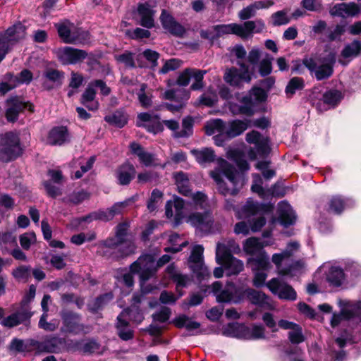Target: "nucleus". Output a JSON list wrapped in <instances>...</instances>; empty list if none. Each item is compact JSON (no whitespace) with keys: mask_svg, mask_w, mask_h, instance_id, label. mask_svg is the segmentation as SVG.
<instances>
[{"mask_svg":"<svg viewBox=\"0 0 361 361\" xmlns=\"http://www.w3.org/2000/svg\"><path fill=\"white\" fill-rule=\"evenodd\" d=\"M226 123L221 119H213L206 123L204 126L205 133L208 135L215 133L225 134Z\"/></svg>","mask_w":361,"mask_h":361,"instance_id":"nucleus-49","label":"nucleus"},{"mask_svg":"<svg viewBox=\"0 0 361 361\" xmlns=\"http://www.w3.org/2000/svg\"><path fill=\"white\" fill-rule=\"evenodd\" d=\"M304 87V80L302 78L294 77L288 82L286 92L288 95L292 96L297 90H302Z\"/></svg>","mask_w":361,"mask_h":361,"instance_id":"nucleus-54","label":"nucleus"},{"mask_svg":"<svg viewBox=\"0 0 361 361\" xmlns=\"http://www.w3.org/2000/svg\"><path fill=\"white\" fill-rule=\"evenodd\" d=\"M18 85V77L11 73H7L4 75L2 82H0V94L4 95L10 90L16 87Z\"/></svg>","mask_w":361,"mask_h":361,"instance_id":"nucleus-48","label":"nucleus"},{"mask_svg":"<svg viewBox=\"0 0 361 361\" xmlns=\"http://www.w3.org/2000/svg\"><path fill=\"white\" fill-rule=\"evenodd\" d=\"M228 328L231 331L230 334L233 336L248 340L265 338V329L262 325H253L252 327H248L240 324H230Z\"/></svg>","mask_w":361,"mask_h":361,"instance_id":"nucleus-11","label":"nucleus"},{"mask_svg":"<svg viewBox=\"0 0 361 361\" xmlns=\"http://www.w3.org/2000/svg\"><path fill=\"white\" fill-rule=\"evenodd\" d=\"M80 350L84 353H98L100 350V344L95 340H87L80 345Z\"/></svg>","mask_w":361,"mask_h":361,"instance_id":"nucleus-64","label":"nucleus"},{"mask_svg":"<svg viewBox=\"0 0 361 361\" xmlns=\"http://www.w3.org/2000/svg\"><path fill=\"white\" fill-rule=\"evenodd\" d=\"M89 198L90 194L87 192L82 190L77 192H73L68 197H64L63 199V202L65 203H70L76 205L82 203L83 201L88 200Z\"/></svg>","mask_w":361,"mask_h":361,"instance_id":"nucleus-50","label":"nucleus"},{"mask_svg":"<svg viewBox=\"0 0 361 361\" xmlns=\"http://www.w3.org/2000/svg\"><path fill=\"white\" fill-rule=\"evenodd\" d=\"M163 193L158 189H154L152 192L151 197L147 203V208L149 211H154L162 202Z\"/></svg>","mask_w":361,"mask_h":361,"instance_id":"nucleus-61","label":"nucleus"},{"mask_svg":"<svg viewBox=\"0 0 361 361\" xmlns=\"http://www.w3.org/2000/svg\"><path fill=\"white\" fill-rule=\"evenodd\" d=\"M204 247L201 245L194 246L188 259L190 269L199 279H204L209 275L207 268L203 262Z\"/></svg>","mask_w":361,"mask_h":361,"instance_id":"nucleus-15","label":"nucleus"},{"mask_svg":"<svg viewBox=\"0 0 361 361\" xmlns=\"http://www.w3.org/2000/svg\"><path fill=\"white\" fill-rule=\"evenodd\" d=\"M124 317L125 312H122L117 317L116 328L118 337L121 340L127 341L133 338L134 331L130 328L129 322L123 319Z\"/></svg>","mask_w":361,"mask_h":361,"instance_id":"nucleus-33","label":"nucleus"},{"mask_svg":"<svg viewBox=\"0 0 361 361\" xmlns=\"http://www.w3.org/2000/svg\"><path fill=\"white\" fill-rule=\"evenodd\" d=\"M222 284L216 281L212 285V290L216 297L219 302H234L238 303L243 300L242 290L235 287L233 283H228L221 290Z\"/></svg>","mask_w":361,"mask_h":361,"instance_id":"nucleus-8","label":"nucleus"},{"mask_svg":"<svg viewBox=\"0 0 361 361\" xmlns=\"http://www.w3.org/2000/svg\"><path fill=\"white\" fill-rule=\"evenodd\" d=\"M250 120H234L226 123L225 134L228 138H233L242 134L250 126Z\"/></svg>","mask_w":361,"mask_h":361,"instance_id":"nucleus-32","label":"nucleus"},{"mask_svg":"<svg viewBox=\"0 0 361 361\" xmlns=\"http://www.w3.org/2000/svg\"><path fill=\"white\" fill-rule=\"evenodd\" d=\"M114 58L118 63H123L126 67H135L133 54L128 51H126L121 54H116Z\"/></svg>","mask_w":361,"mask_h":361,"instance_id":"nucleus-60","label":"nucleus"},{"mask_svg":"<svg viewBox=\"0 0 361 361\" xmlns=\"http://www.w3.org/2000/svg\"><path fill=\"white\" fill-rule=\"evenodd\" d=\"M267 286L273 294L276 295L280 299L295 300L297 298L296 292L293 287L279 279H271L267 283Z\"/></svg>","mask_w":361,"mask_h":361,"instance_id":"nucleus-17","label":"nucleus"},{"mask_svg":"<svg viewBox=\"0 0 361 361\" xmlns=\"http://www.w3.org/2000/svg\"><path fill=\"white\" fill-rule=\"evenodd\" d=\"M268 244L259 238L251 237L247 238L243 244V250L246 254L255 256L265 252L263 250Z\"/></svg>","mask_w":361,"mask_h":361,"instance_id":"nucleus-35","label":"nucleus"},{"mask_svg":"<svg viewBox=\"0 0 361 361\" xmlns=\"http://www.w3.org/2000/svg\"><path fill=\"white\" fill-rule=\"evenodd\" d=\"M237 64L240 69L232 68L226 72L224 80L231 85L239 87L242 82H250L252 79L249 66L243 61H238Z\"/></svg>","mask_w":361,"mask_h":361,"instance_id":"nucleus-14","label":"nucleus"},{"mask_svg":"<svg viewBox=\"0 0 361 361\" xmlns=\"http://www.w3.org/2000/svg\"><path fill=\"white\" fill-rule=\"evenodd\" d=\"M187 221L202 231H209L214 226V219L212 212L210 210H206L203 213L193 212L190 214Z\"/></svg>","mask_w":361,"mask_h":361,"instance_id":"nucleus-18","label":"nucleus"},{"mask_svg":"<svg viewBox=\"0 0 361 361\" xmlns=\"http://www.w3.org/2000/svg\"><path fill=\"white\" fill-rule=\"evenodd\" d=\"M68 132L66 127L53 128L48 134L47 142L51 145H61L68 140Z\"/></svg>","mask_w":361,"mask_h":361,"instance_id":"nucleus-31","label":"nucleus"},{"mask_svg":"<svg viewBox=\"0 0 361 361\" xmlns=\"http://www.w3.org/2000/svg\"><path fill=\"white\" fill-rule=\"evenodd\" d=\"M298 247V243H290L281 253L273 255L272 262L276 265L279 274L293 276L303 268L305 263L302 260L293 261L287 266L282 265V262L292 257L294 251L297 250Z\"/></svg>","mask_w":361,"mask_h":361,"instance_id":"nucleus-3","label":"nucleus"},{"mask_svg":"<svg viewBox=\"0 0 361 361\" xmlns=\"http://www.w3.org/2000/svg\"><path fill=\"white\" fill-rule=\"evenodd\" d=\"M60 316L63 326L61 330L66 333L78 334L84 330V325L80 323V314L68 310H63Z\"/></svg>","mask_w":361,"mask_h":361,"instance_id":"nucleus-16","label":"nucleus"},{"mask_svg":"<svg viewBox=\"0 0 361 361\" xmlns=\"http://www.w3.org/2000/svg\"><path fill=\"white\" fill-rule=\"evenodd\" d=\"M207 73L206 71H201L192 68L191 77L195 80V82L191 85L190 88L193 90H200L203 87L202 80L204 75Z\"/></svg>","mask_w":361,"mask_h":361,"instance_id":"nucleus-62","label":"nucleus"},{"mask_svg":"<svg viewBox=\"0 0 361 361\" xmlns=\"http://www.w3.org/2000/svg\"><path fill=\"white\" fill-rule=\"evenodd\" d=\"M135 168L130 162L121 164L115 171V176L118 183L121 185H128L135 178Z\"/></svg>","mask_w":361,"mask_h":361,"instance_id":"nucleus-24","label":"nucleus"},{"mask_svg":"<svg viewBox=\"0 0 361 361\" xmlns=\"http://www.w3.org/2000/svg\"><path fill=\"white\" fill-rule=\"evenodd\" d=\"M278 214L279 223L284 227L293 225L296 219L294 212L290 204L281 202L278 204Z\"/></svg>","mask_w":361,"mask_h":361,"instance_id":"nucleus-29","label":"nucleus"},{"mask_svg":"<svg viewBox=\"0 0 361 361\" xmlns=\"http://www.w3.org/2000/svg\"><path fill=\"white\" fill-rule=\"evenodd\" d=\"M354 317H361V301H357L354 303H348L345 307L341 314H334L331 320V324L333 327L338 326L343 319H350Z\"/></svg>","mask_w":361,"mask_h":361,"instance_id":"nucleus-21","label":"nucleus"},{"mask_svg":"<svg viewBox=\"0 0 361 361\" xmlns=\"http://www.w3.org/2000/svg\"><path fill=\"white\" fill-rule=\"evenodd\" d=\"M129 224L126 222H123L117 225L116 228V235L114 238H108L104 241V245L106 247H112L119 245L122 243L123 240L126 239Z\"/></svg>","mask_w":361,"mask_h":361,"instance_id":"nucleus-37","label":"nucleus"},{"mask_svg":"<svg viewBox=\"0 0 361 361\" xmlns=\"http://www.w3.org/2000/svg\"><path fill=\"white\" fill-rule=\"evenodd\" d=\"M32 314L31 307L28 305V301L26 299H23L18 310L3 319L0 323L3 326L13 328L28 322Z\"/></svg>","mask_w":361,"mask_h":361,"instance_id":"nucleus-10","label":"nucleus"},{"mask_svg":"<svg viewBox=\"0 0 361 361\" xmlns=\"http://www.w3.org/2000/svg\"><path fill=\"white\" fill-rule=\"evenodd\" d=\"M137 13L140 18V25L148 29L154 26V16L155 11L152 8L149 3L139 4Z\"/></svg>","mask_w":361,"mask_h":361,"instance_id":"nucleus-28","label":"nucleus"},{"mask_svg":"<svg viewBox=\"0 0 361 361\" xmlns=\"http://www.w3.org/2000/svg\"><path fill=\"white\" fill-rule=\"evenodd\" d=\"M341 99V93L337 90H329L326 92L323 96L322 101L324 104L329 106H335Z\"/></svg>","mask_w":361,"mask_h":361,"instance_id":"nucleus-58","label":"nucleus"},{"mask_svg":"<svg viewBox=\"0 0 361 361\" xmlns=\"http://www.w3.org/2000/svg\"><path fill=\"white\" fill-rule=\"evenodd\" d=\"M116 250L114 257L116 259L126 257L135 252L137 246L133 240L124 239L116 246L110 247Z\"/></svg>","mask_w":361,"mask_h":361,"instance_id":"nucleus-36","label":"nucleus"},{"mask_svg":"<svg viewBox=\"0 0 361 361\" xmlns=\"http://www.w3.org/2000/svg\"><path fill=\"white\" fill-rule=\"evenodd\" d=\"M54 52L63 65L80 63L87 56V53L85 50L71 47H60L55 49Z\"/></svg>","mask_w":361,"mask_h":361,"instance_id":"nucleus-13","label":"nucleus"},{"mask_svg":"<svg viewBox=\"0 0 361 361\" xmlns=\"http://www.w3.org/2000/svg\"><path fill=\"white\" fill-rule=\"evenodd\" d=\"M264 27V21L262 19H257L256 20L245 21L243 24L231 23L214 25L213 30L215 31L216 39L229 34L246 39L253 32H262Z\"/></svg>","mask_w":361,"mask_h":361,"instance_id":"nucleus-1","label":"nucleus"},{"mask_svg":"<svg viewBox=\"0 0 361 361\" xmlns=\"http://www.w3.org/2000/svg\"><path fill=\"white\" fill-rule=\"evenodd\" d=\"M272 25L274 26H280L288 24L290 18L287 16L286 11H279L271 15Z\"/></svg>","mask_w":361,"mask_h":361,"instance_id":"nucleus-63","label":"nucleus"},{"mask_svg":"<svg viewBox=\"0 0 361 361\" xmlns=\"http://www.w3.org/2000/svg\"><path fill=\"white\" fill-rule=\"evenodd\" d=\"M302 62L311 73H314L317 80L329 78L333 74L334 59L329 62L326 58L314 56L305 58Z\"/></svg>","mask_w":361,"mask_h":361,"instance_id":"nucleus-6","label":"nucleus"},{"mask_svg":"<svg viewBox=\"0 0 361 361\" xmlns=\"http://www.w3.org/2000/svg\"><path fill=\"white\" fill-rule=\"evenodd\" d=\"M43 87L47 90H51L60 87L64 80V73L53 68H47L42 74Z\"/></svg>","mask_w":361,"mask_h":361,"instance_id":"nucleus-20","label":"nucleus"},{"mask_svg":"<svg viewBox=\"0 0 361 361\" xmlns=\"http://www.w3.org/2000/svg\"><path fill=\"white\" fill-rule=\"evenodd\" d=\"M191 197L193 204L197 208L202 209H207L209 207V202L207 195L203 192H196L190 195Z\"/></svg>","mask_w":361,"mask_h":361,"instance_id":"nucleus-52","label":"nucleus"},{"mask_svg":"<svg viewBox=\"0 0 361 361\" xmlns=\"http://www.w3.org/2000/svg\"><path fill=\"white\" fill-rule=\"evenodd\" d=\"M361 52V42L357 39L345 44L341 52L343 59H352L360 55Z\"/></svg>","mask_w":361,"mask_h":361,"instance_id":"nucleus-43","label":"nucleus"},{"mask_svg":"<svg viewBox=\"0 0 361 361\" xmlns=\"http://www.w3.org/2000/svg\"><path fill=\"white\" fill-rule=\"evenodd\" d=\"M35 349L37 352L59 353L65 350V340L59 337H51L42 341H35Z\"/></svg>","mask_w":361,"mask_h":361,"instance_id":"nucleus-19","label":"nucleus"},{"mask_svg":"<svg viewBox=\"0 0 361 361\" xmlns=\"http://www.w3.org/2000/svg\"><path fill=\"white\" fill-rule=\"evenodd\" d=\"M353 202L350 199L340 195L333 196L329 202V211L335 214H341L346 207L351 206Z\"/></svg>","mask_w":361,"mask_h":361,"instance_id":"nucleus-40","label":"nucleus"},{"mask_svg":"<svg viewBox=\"0 0 361 361\" xmlns=\"http://www.w3.org/2000/svg\"><path fill=\"white\" fill-rule=\"evenodd\" d=\"M240 250L238 244L234 240H225L216 245V259L227 258L233 256L232 253H238Z\"/></svg>","mask_w":361,"mask_h":361,"instance_id":"nucleus-27","label":"nucleus"},{"mask_svg":"<svg viewBox=\"0 0 361 361\" xmlns=\"http://www.w3.org/2000/svg\"><path fill=\"white\" fill-rule=\"evenodd\" d=\"M130 147L132 153L138 157L140 162L144 166L149 167L159 164L155 155L146 152L140 144L132 142Z\"/></svg>","mask_w":361,"mask_h":361,"instance_id":"nucleus-26","label":"nucleus"},{"mask_svg":"<svg viewBox=\"0 0 361 361\" xmlns=\"http://www.w3.org/2000/svg\"><path fill=\"white\" fill-rule=\"evenodd\" d=\"M23 154L18 135L8 132L0 136V162L8 163Z\"/></svg>","mask_w":361,"mask_h":361,"instance_id":"nucleus-4","label":"nucleus"},{"mask_svg":"<svg viewBox=\"0 0 361 361\" xmlns=\"http://www.w3.org/2000/svg\"><path fill=\"white\" fill-rule=\"evenodd\" d=\"M345 279V274L343 269L333 267L326 274V281L330 286L334 287L341 286Z\"/></svg>","mask_w":361,"mask_h":361,"instance_id":"nucleus-44","label":"nucleus"},{"mask_svg":"<svg viewBox=\"0 0 361 361\" xmlns=\"http://www.w3.org/2000/svg\"><path fill=\"white\" fill-rule=\"evenodd\" d=\"M20 246L25 250H28L37 242L36 235L34 232H27L20 235Z\"/></svg>","mask_w":361,"mask_h":361,"instance_id":"nucleus-55","label":"nucleus"},{"mask_svg":"<svg viewBox=\"0 0 361 361\" xmlns=\"http://www.w3.org/2000/svg\"><path fill=\"white\" fill-rule=\"evenodd\" d=\"M216 262L228 270L230 275H236L243 270L244 265L243 262L233 256L217 259Z\"/></svg>","mask_w":361,"mask_h":361,"instance_id":"nucleus-34","label":"nucleus"},{"mask_svg":"<svg viewBox=\"0 0 361 361\" xmlns=\"http://www.w3.org/2000/svg\"><path fill=\"white\" fill-rule=\"evenodd\" d=\"M105 121L118 128H123L128 122V116L123 110H116L104 117Z\"/></svg>","mask_w":361,"mask_h":361,"instance_id":"nucleus-47","label":"nucleus"},{"mask_svg":"<svg viewBox=\"0 0 361 361\" xmlns=\"http://www.w3.org/2000/svg\"><path fill=\"white\" fill-rule=\"evenodd\" d=\"M222 174L225 175L234 188L237 187L239 182V174L235 168L224 159H217V167L209 172L210 176L218 185V190L224 195L228 194L235 195V188L229 189L222 179Z\"/></svg>","mask_w":361,"mask_h":361,"instance_id":"nucleus-2","label":"nucleus"},{"mask_svg":"<svg viewBox=\"0 0 361 361\" xmlns=\"http://www.w3.org/2000/svg\"><path fill=\"white\" fill-rule=\"evenodd\" d=\"M96 92L94 87L91 82L81 97V103L84 104L89 110L95 111L98 109L99 104L97 102H94L95 98Z\"/></svg>","mask_w":361,"mask_h":361,"instance_id":"nucleus-39","label":"nucleus"},{"mask_svg":"<svg viewBox=\"0 0 361 361\" xmlns=\"http://www.w3.org/2000/svg\"><path fill=\"white\" fill-rule=\"evenodd\" d=\"M269 210V207L264 204H260L252 200H247L243 208L245 217H251L255 215H259L257 219H253L250 223V229L253 232L259 231L266 224V219L262 216Z\"/></svg>","mask_w":361,"mask_h":361,"instance_id":"nucleus-9","label":"nucleus"},{"mask_svg":"<svg viewBox=\"0 0 361 361\" xmlns=\"http://www.w3.org/2000/svg\"><path fill=\"white\" fill-rule=\"evenodd\" d=\"M160 21L162 27L174 36L181 37L185 33L184 27L166 10L162 11Z\"/></svg>","mask_w":361,"mask_h":361,"instance_id":"nucleus-23","label":"nucleus"},{"mask_svg":"<svg viewBox=\"0 0 361 361\" xmlns=\"http://www.w3.org/2000/svg\"><path fill=\"white\" fill-rule=\"evenodd\" d=\"M13 277L20 281H26L30 276V267L21 265L13 269L12 271Z\"/></svg>","mask_w":361,"mask_h":361,"instance_id":"nucleus-59","label":"nucleus"},{"mask_svg":"<svg viewBox=\"0 0 361 361\" xmlns=\"http://www.w3.org/2000/svg\"><path fill=\"white\" fill-rule=\"evenodd\" d=\"M25 109L30 112L34 111V106L29 102H24L18 97H12L6 101V112L5 116L8 121L15 122L18 120V116Z\"/></svg>","mask_w":361,"mask_h":361,"instance_id":"nucleus-12","label":"nucleus"},{"mask_svg":"<svg viewBox=\"0 0 361 361\" xmlns=\"http://www.w3.org/2000/svg\"><path fill=\"white\" fill-rule=\"evenodd\" d=\"M129 269L132 273L139 274L140 286L143 289L145 283L157 272L154 257L149 254L142 255L130 265Z\"/></svg>","mask_w":361,"mask_h":361,"instance_id":"nucleus-5","label":"nucleus"},{"mask_svg":"<svg viewBox=\"0 0 361 361\" xmlns=\"http://www.w3.org/2000/svg\"><path fill=\"white\" fill-rule=\"evenodd\" d=\"M25 36V27L20 23L15 24L7 29L5 37L7 41H18Z\"/></svg>","mask_w":361,"mask_h":361,"instance_id":"nucleus-46","label":"nucleus"},{"mask_svg":"<svg viewBox=\"0 0 361 361\" xmlns=\"http://www.w3.org/2000/svg\"><path fill=\"white\" fill-rule=\"evenodd\" d=\"M288 338L291 343L299 344L305 341V337L302 333V329L297 324L296 326L288 333Z\"/></svg>","mask_w":361,"mask_h":361,"instance_id":"nucleus-56","label":"nucleus"},{"mask_svg":"<svg viewBox=\"0 0 361 361\" xmlns=\"http://www.w3.org/2000/svg\"><path fill=\"white\" fill-rule=\"evenodd\" d=\"M59 37L67 44H84L89 39V33L81 28L76 27L70 22L56 25Z\"/></svg>","mask_w":361,"mask_h":361,"instance_id":"nucleus-7","label":"nucleus"},{"mask_svg":"<svg viewBox=\"0 0 361 361\" xmlns=\"http://www.w3.org/2000/svg\"><path fill=\"white\" fill-rule=\"evenodd\" d=\"M247 264L253 271H263L269 269L270 266L269 258L266 252L251 257Z\"/></svg>","mask_w":361,"mask_h":361,"instance_id":"nucleus-38","label":"nucleus"},{"mask_svg":"<svg viewBox=\"0 0 361 361\" xmlns=\"http://www.w3.org/2000/svg\"><path fill=\"white\" fill-rule=\"evenodd\" d=\"M173 177L178 192L186 197L190 196L192 192L188 175L180 171L175 173Z\"/></svg>","mask_w":361,"mask_h":361,"instance_id":"nucleus-41","label":"nucleus"},{"mask_svg":"<svg viewBox=\"0 0 361 361\" xmlns=\"http://www.w3.org/2000/svg\"><path fill=\"white\" fill-rule=\"evenodd\" d=\"M173 324L178 328L185 327L188 330H193L198 329L200 324L191 321L190 318L185 315H181L173 320Z\"/></svg>","mask_w":361,"mask_h":361,"instance_id":"nucleus-53","label":"nucleus"},{"mask_svg":"<svg viewBox=\"0 0 361 361\" xmlns=\"http://www.w3.org/2000/svg\"><path fill=\"white\" fill-rule=\"evenodd\" d=\"M190 152L200 164L211 163L215 160V153L212 148L205 147L201 149H192Z\"/></svg>","mask_w":361,"mask_h":361,"instance_id":"nucleus-42","label":"nucleus"},{"mask_svg":"<svg viewBox=\"0 0 361 361\" xmlns=\"http://www.w3.org/2000/svg\"><path fill=\"white\" fill-rule=\"evenodd\" d=\"M243 298L246 297L252 304L262 307L270 308L272 306L271 300L265 293L252 288L242 290Z\"/></svg>","mask_w":361,"mask_h":361,"instance_id":"nucleus-25","label":"nucleus"},{"mask_svg":"<svg viewBox=\"0 0 361 361\" xmlns=\"http://www.w3.org/2000/svg\"><path fill=\"white\" fill-rule=\"evenodd\" d=\"M166 273L169 278L176 284V290L179 293L178 297H180L183 295V293L180 292V289L186 287L190 283V277L178 272L176 269L173 264L167 267Z\"/></svg>","mask_w":361,"mask_h":361,"instance_id":"nucleus-30","label":"nucleus"},{"mask_svg":"<svg viewBox=\"0 0 361 361\" xmlns=\"http://www.w3.org/2000/svg\"><path fill=\"white\" fill-rule=\"evenodd\" d=\"M113 295L111 293H106L97 297L94 301L89 305V310L93 312L101 309L106 302L112 300Z\"/></svg>","mask_w":361,"mask_h":361,"instance_id":"nucleus-57","label":"nucleus"},{"mask_svg":"<svg viewBox=\"0 0 361 361\" xmlns=\"http://www.w3.org/2000/svg\"><path fill=\"white\" fill-rule=\"evenodd\" d=\"M240 104L231 103L229 109L233 115L252 116L255 113V102L251 96H244L240 100Z\"/></svg>","mask_w":361,"mask_h":361,"instance_id":"nucleus-22","label":"nucleus"},{"mask_svg":"<svg viewBox=\"0 0 361 361\" xmlns=\"http://www.w3.org/2000/svg\"><path fill=\"white\" fill-rule=\"evenodd\" d=\"M164 98L176 102L185 101L189 98V92L183 89L169 90L164 92Z\"/></svg>","mask_w":361,"mask_h":361,"instance_id":"nucleus-51","label":"nucleus"},{"mask_svg":"<svg viewBox=\"0 0 361 361\" xmlns=\"http://www.w3.org/2000/svg\"><path fill=\"white\" fill-rule=\"evenodd\" d=\"M35 340L24 341L21 339L14 338L9 345V350L16 353L29 352L35 349Z\"/></svg>","mask_w":361,"mask_h":361,"instance_id":"nucleus-45","label":"nucleus"}]
</instances>
